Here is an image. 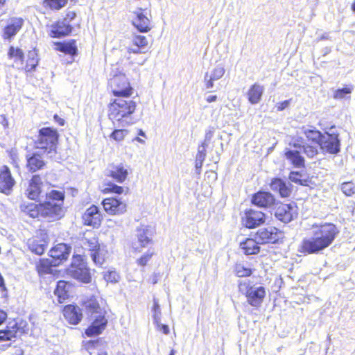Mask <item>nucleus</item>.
<instances>
[{
    "label": "nucleus",
    "instance_id": "obj_5",
    "mask_svg": "<svg viewBox=\"0 0 355 355\" xmlns=\"http://www.w3.org/2000/svg\"><path fill=\"white\" fill-rule=\"evenodd\" d=\"M130 98L114 97L110 100L107 105V116L112 123H118L120 124L135 113L137 109V103Z\"/></svg>",
    "mask_w": 355,
    "mask_h": 355
},
{
    "label": "nucleus",
    "instance_id": "obj_6",
    "mask_svg": "<svg viewBox=\"0 0 355 355\" xmlns=\"http://www.w3.org/2000/svg\"><path fill=\"white\" fill-rule=\"evenodd\" d=\"M60 135L55 128L43 127L38 130L35 148L44 153H55L58 144Z\"/></svg>",
    "mask_w": 355,
    "mask_h": 355
},
{
    "label": "nucleus",
    "instance_id": "obj_36",
    "mask_svg": "<svg viewBox=\"0 0 355 355\" xmlns=\"http://www.w3.org/2000/svg\"><path fill=\"white\" fill-rule=\"evenodd\" d=\"M70 272L75 279L81 282L89 283L91 282L89 269L87 266L75 267L71 268Z\"/></svg>",
    "mask_w": 355,
    "mask_h": 355
},
{
    "label": "nucleus",
    "instance_id": "obj_62",
    "mask_svg": "<svg viewBox=\"0 0 355 355\" xmlns=\"http://www.w3.org/2000/svg\"><path fill=\"white\" fill-rule=\"evenodd\" d=\"M53 119L55 123H57L59 125L63 126L65 124V121L64 119L61 118L60 116H58L57 114H55L53 115Z\"/></svg>",
    "mask_w": 355,
    "mask_h": 355
},
{
    "label": "nucleus",
    "instance_id": "obj_4",
    "mask_svg": "<svg viewBox=\"0 0 355 355\" xmlns=\"http://www.w3.org/2000/svg\"><path fill=\"white\" fill-rule=\"evenodd\" d=\"M338 234V228L332 223L317 225L313 236L302 241L299 252L304 254H317L330 246Z\"/></svg>",
    "mask_w": 355,
    "mask_h": 355
},
{
    "label": "nucleus",
    "instance_id": "obj_26",
    "mask_svg": "<svg viewBox=\"0 0 355 355\" xmlns=\"http://www.w3.org/2000/svg\"><path fill=\"white\" fill-rule=\"evenodd\" d=\"M65 320L70 324H78L83 318L80 309L74 304H67L62 310Z\"/></svg>",
    "mask_w": 355,
    "mask_h": 355
},
{
    "label": "nucleus",
    "instance_id": "obj_44",
    "mask_svg": "<svg viewBox=\"0 0 355 355\" xmlns=\"http://www.w3.org/2000/svg\"><path fill=\"white\" fill-rule=\"evenodd\" d=\"M68 3V0H42V5L46 10H60Z\"/></svg>",
    "mask_w": 355,
    "mask_h": 355
},
{
    "label": "nucleus",
    "instance_id": "obj_12",
    "mask_svg": "<svg viewBox=\"0 0 355 355\" xmlns=\"http://www.w3.org/2000/svg\"><path fill=\"white\" fill-rule=\"evenodd\" d=\"M26 245L32 253L42 255L49 245L47 232L42 230H37L35 235L28 239Z\"/></svg>",
    "mask_w": 355,
    "mask_h": 355
},
{
    "label": "nucleus",
    "instance_id": "obj_21",
    "mask_svg": "<svg viewBox=\"0 0 355 355\" xmlns=\"http://www.w3.org/2000/svg\"><path fill=\"white\" fill-rule=\"evenodd\" d=\"M251 203L256 207L268 209L276 204V199L275 196L269 191H259L252 194Z\"/></svg>",
    "mask_w": 355,
    "mask_h": 355
},
{
    "label": "nucleus",
    "instance_id": "obj_42",
    "mask_svg": "<svg viewBox=\"0 0 355 355\" xmlns=\"http://www.w3.org/2000/svg\"><path fill=\"white\" fill-rule=\"evenodd\" d=\"M304 135L306 136L307 143L306 144H319L321 145V142L322 141L323 135L320 131L313 129V130H306L304 132Z\"/></svg>",
    "mask_w": 355,
    "mask_h": 355
},
{
    "label": "nucleus",
    "instance_id": "obj_56",
    "mask_svg": "<svg viewBox=\"0 0 355 355\" xmlns=\"http://www.w3.org/2000/svg\"><path fill=\"white\" fill-rule=\"evenodd\" d=\"M224 73L225 70L223 68L216 67L212 71L209 76L211 78V80H217L223 77Z\"/></svg>",
    "mask_w": 355,
    "mask_h": 355
},
{
    "label": "nucleus",
    "instance_id": "obj_64",
    "mask_svg": "<svg viewBox=\"0 0 355 355\" xmlns=\"http://www.w3.org/2000/svg\"><path fill=\"white\" fill-rule=\"evenodd\" d=\"M203 162H204V161H200V160L196 159L195 167H196V172L198 174H200V173H201V168L202 167Z\"/></svg>",
    "mask_w": 355,
    "mask_h": 355
},
{
    "label": "nucleus",
    "instance_id": "obj_22",
    "mask_svg": "<svg viewBox=\"0 0 355 355\" xmlns=\"http://www.w3.org/2000/svg\"><path fill=\"white\" fill-rule=\"evenodd\" d=\"M129 171V166L122 163L111 164L109 165L106 175L118 183H123L128 179Z\"/></svg>",
    "mask_w": 355,
    "mask_h": 355
},
{
    "label": "nucleus",
    "instance_id": "obj_55",
    "mask_svg": "<svg viewBox=\"0 0 355 355\" xmlns=\"http://www.w3.org/2000/svg\"><path fill=\"white\" fill-rule=\"evenodd\" d=\"M103 277L107 282L115 283L118 282L119 276L116 271H107L105 272Z\"/></svg>",
    "mask_w": 355,
    "mask_h": 355
},
{
    "label": "nucleus",
    "instance_id": "obj_15",
    "mask_svg": "<svg viewBox=\"0 0 355 355\" xmlns=\"http://www.w3.org/2000/svg\"><path fill=\"white\" fill-rule=\"evenodd\" d=\"M149 49L150 42L146 36L141 33H132L127 48V52L130 55L146 53Z\"/></svg>",
    "mask_w": 355,
    "mask_h": 355
},
{
    "label": "nucleus",
    "instance_id": "obj_29",
    "mask_svg": "<svg viewBox=\"0 0 355 355\" xmlns=\"http://www.w3.org/2000/svg\"><path fill=\"white\" fill-rule=\"evenodd\" d=\"M270 187L273 191L277 192L280 197L284 198H288L292 192L291 186L279 178H272Z\"/></svg>",
    "mask_w": 355,
    "mask_h": 355
},
{
    "label": "nucleus",
    "instance_id": "obj_11",
    "mask_svg": "<svg viewBox=\"0 0 355 355\" xmlns=\"http://www.w3.org/2000/svg\"><path fill=\"white\" fill-rule=\"evenodd\" d=\"M275 205L274 215L277 220L284 223H288L297 218L298 207L296 203L293 202L288 203L279 202Z\"/></svg>",
    "mask_w": 355,
    "mask_h": 355
},
{
    "label": "nucleus",
    "instance_id": "obj_39",
    "mask_svg": "<svg viewBox=\"0 0 355 355\" xmlns=\"http://www.w3.org/2000/svg\"><path fill=\"white\" fill-rule=\"evenodd\" d=\"M83 247L91 253L96 250L102 244L100 243L98 236L96 234L92 233L91 236H85L83 240Z\"/></svg>",
    "mask_w": 355,
    "mask_h": 355
},
{
    "label": "nucleus",
    "instance_id": "obj_48",
    "mask_svg": "<svg viewBox=\"0 0 355 355\" xmlns=\"http://www.w3.org/2000/svg\"><path fill=\"white\" fill-rule=\"evenodd\" d=\"M234 272L239 277H248L252 274V270L241 263H236L234 266Z\"/></svg>",
    "mask_w": 355,
    "mask_h": 355
},
{
    "label": "nucleus",
    "instance_id": "obj_1",
    "mask_svg": "<svg viewBox=\"0 0 355 355\" xmlns=\"http://www.w3.org/2000/svg\"><path fill=\"white\" fill-rule=\"evenodd\" d=\"M64 191L51 190L45 195V200L39 203L28 202L20 205V210L33 218H45L53 222L64 217Z\"/></svg>",
    "mask_w": 355,
    "mask_h": 355
},
{
    "label": "nucleus",
    "instance_id": "obj_52",
    "mask_svg": "<svg viewBox=\"0 0 355 355\" xmlns=\"http://www.w3.org/2000/svg\"><path fill=\"white\" fill-rule=\"evenodd\" d=\"M352 91V87H345L340 89H338L334 92L333 97L335 99H342L347 94H351Z\"/></svg>",
    "mask_w": 355,
    "mask_h": 355
},
{
    "label": "nucleus",
    "instance_id": "obj_3",
    "mask_svg": "<svg viewBox=\"0 0 355 355\" xmlns=\"http://www.w3.org/2000/svg\"><path fill=\"white\" fill-rule=\"evenodd\" d=\"M338 234V228L332 223L317 225L313 236L302 241L299 252L304 254H317L330 246Z\"/></svg>",
    "mask_w": 355,
    "mask_h": 355
},
{
    "label": "nucleus",
    "instance_id": "obj_35",
    "mask_svg": "<svg viewBox=\"0 0 355 355\" xmlns=\"http://www.w3.org/2000/svg\"><path fill=\"white\" fill-rule=\"evenodd\" d=\"M285 157L290 162V163L295 167L302 168L304 167L305 161L304 157L300 155L297 150L286 149L284 153Z\"/></svg>",
    "mask_w": 355,
    "mask_h": 355
},
{
    "label": "nucleus",
    "instance_id": "obj_63",
    "mask_svg": "<svg viewBox=\"0 0 355 355\" xmlns=\"http://www.w3.org/2000/svg\"><path fill=\"white\" fill-rule=\"evenodd\" d=\"M153 311L154 312L155 316H158V315L160 314V310H159V305L157 300H154L153 306Z\"/></svg>",
    "mask_w": 355,
    "mask_h": 355
},
{
    "label": "nucleus",
    "instance_id": "obj_49",
    "mask_svg": "<svg viewBox=\"0 0 355 355\" xmlns=\"http://www.w3.org/2000/svg\"><path fill=\"white\" fill-rule=\"evenodd\" d=\"M340 188L343 193L347 196L355 194V184L352 181L342 183Z\"/></svg>",
    "mask_w": 355,
    "mask_h": 355
},
{
    "label": "nucleus",
    "instance_id": "obj_60",
    "mask_svg": "<svg viewBox=\"0 0 355 355\" xmlns=\"http://www.w3.org/2000/svg\"><path fill=\"white\" fill-rule=\"evenodd\" d=\"M205 87L207 89H211L214 87V82L215 81L214 80H211V78L210 76L208 77V74L206 73L205 74Z\"/></svg>",
    "mask_w": 355,
    "mask_h": 355
},
{
    "label": "nucleus",
    "instance_id": "obj_16",
    "mask_svg": "<svg viewBox=\"0 0 355 355\" xmlns=\"http://www.w3.org/2000/svg\"><path fill=\"white\" fill-rule=\"evenodd\" d=\"M85 313L89 315L107 314V304L103 299L94 295L85 299L83 303Z\"/></svg>",
    "mask_w": 355,
    "mask_h": 355
},
{
    "label": "nucleus",
    "instance_id": "obj_20",
    "mask_svg": "<svg viewBox=\"0 0 355 355\" xmlns=\"http://www.w3.org/2000/svg\"><path fill=\"white\" fill-rule=\"evenodd\" d=\"M73 29L71 24L58 19L49 26L48 34L51 38H62L70 35Z\"/></svg>",
    "mask_w": 355,
    "mask_h": 355
},
{
    "label": "nucleus",
    "instance_id": "obj_17",
    "mask_svg": "<svg viewBox=\"0 0 355 355\" xmlns=\"http://www.w3.org/2000/svg\"><path fill=\"white\" fill-rule=\"evenodd\" d=\"M266 214L261 211L248 209L245 210L241 218L242 224L248 229L256 228L265 223Z\"/></svg>",
    "mask_w": 355,
    "mask_h": 355
},
{
    "label": "nucleus",
    "instance_id": "obj_61",
    "mask_svg": "<svg viewBox=\"0 0 355 355\" xmlns=\"http://www.w3.org/2000/svg\"><path fill=\"white\" fill-rule=\"evenodd\" d=\"M159 273H153L149 278V282L151 284H156L159 280Z\"/></svg>",
    "mask_w": 355,
    "mask_h": 355
},
{
    "label": "nucleus",
    "instance_id": "obj_7",
    "mask_svg": "<svg viewBox=\"0 0 355 355\" xmlns=\"http://www.w3.org/2000/svg\"><path fill=\"white\" fill-rule=\"evenodd\" d=\"M239 289L245 297L248 304L255 308L261 306L266 296V289L263 286H257L250 281L239 282Z\"/></svg>",
    "mask_w": 355,
    "mask_h": 355
},
{
    "label": "nucleus",
    "instance_id": "obj_45",
    "mask_svg": "<svg viewBox=\"0 0 355 355\" xmlns=\"http://www.w3.org/2000/svg\"><path fill=\"white\" fill-rule=\"evenodd\" d=\"M106 254L107 250H105L103 245H101L96 250L92 252L90 256L96 265L102 266L105 261Z\"/></svg>",
    "mask_w": 355,
    "mask_h": 355
},
{
    "label": "nucleus",
    "instance_id": "obj_57",
    "mask_svg": "<svg viewBox=\"0 0 355 355\" xmlns=\"http://www.w3.org/2000/svg\"><path fill=\"white\" fill-rule=\"evenodd\" d=\"M76 12L74 10H67L62 20L70 24L71 21L76 19Z\"/></svg>",
    "mask_w": 355,
    "mask_h": 355
},
{
    "label": "nucleus",
    "instance_id": "obj_32",
    "mask_svg": "<svg viewBox=\"0 0 355 355\" xmlns=\"http://www.w3.org/2000/svg\"><path fill=\"white\" fill-rule=\"evenodd\" d=\"M20 327L17 322L6 326L4 329H0V343L8 342L17 338Z\"/></svg>",
    "mask_w": 355,
    "mask_h": 355
},
{
    "label": "nucleus",
    "instance_id": "obj_28",
    "mask_svg": "<svg viewBox=\"0 0 355 355\" xmlns=\"http://www.w3.org/2000/svg\"><path fill=\"white\" fill-rule=\"evenodd\" d=\"M54 49L70 56H76L78 53L77 42L75 39L67 41H58L53 42Z\"/></svg>",
    "mask_w": 355,
    "mask_h": 355
},
{
    "label": "nucleus",
    "instance_id": "obj_38",
    "mask_svg": "<svg viewBox=\"0 0 355 355\" xmlns=\"http://www.w3.org/2000/svg\"><path fill=\"white\" fill-rule=\"evenodd\" d=\"M52 267H54L52 259L46 258L40 259L35 264V270L39 275L51 273Z\"/></svg>",
    "mask_w": 355,
    "mask_h": 355
},
{
    "label": "nucleus",
    "instance_id": "obj_13",
    "mask_svg": "<svg viewBox=\"0 0 355 355\" xmlns=\"http://www.w3.org/2000/svg\"><path fill=\"white\" fill-rule=\"evenodd\" d=\"M81 219L83 225L98 229L102 225L104 217L99 207L92 205L84 211Z\"/></svg>",
    "mask_w": 355,
    "mask_h": 355
},
{
    "label": "nucleus",
    "instance_id": "obj_18",
    "mask_svg": "<svg viewBox=\"0 0 355 355\" xmlns=\"http://www.w3.org/2000/svg\"><path fill=\"white\" fill-rule=\"evenodd\" d=\"M71 253V247L64 243L54 245L49 252V256L54 263V267L65 262Z\"/></svg>",
    "mask_w": 355,
    "mask_h": 355
},
{
    "label": "nucleus",
    "instance_id": "obj_25",
    "mask_svg": "<svg viewBox=\"0 0 355 355\" xmlns=\"http://www.w3.org/2000/svg\"><path fill=\"white\" fill-rule=\"evenodd\" d=\"M107 314L96 315L89 326L85 329V334L92 337L103 333L107 324Z\"/></svg>",
    "mask_w": 355,
    "mask_h": 355
},
{
    "label": "nucleus",
    "instance_id": "obj_51",
    "mask_svg": "<svg viewBox=\"0 0 355 355\" xmlns=\"http://www.w3.org/2000/svg\"><path fill=\"white\" fill-rule=\"evenodd\" d=\"M86 266L85 254H73L71 263V269L75 267Z\"/></svg>",
    "mask_w": 355,
    "mask_h": 355
},
{
    "label": "nucleus",
    "instance_id": "obj_37",
    "mask_svg": "<svg viewBox=\"0 0 355 355\" xmlns=\"http://www.w3.org/2000/svg\"><path fill=\"white\" fill-rule=\"evenodd\" d=\"M69 286V282L66 281L60 280L58 282L54 293L57 296L58 302L59 303H63L67 299H68L69 296L68 290Z\"/></svg>",
    "mask_w": 355,
    "mask_h": 355
},
{
    "label": "nucleus",
    "instance_id": "obj_27",
    "mask_svg": "<svg viewBox=\"0 0 355 355\" xmlns=\"http://www.w3.org/2000/svg\"><path fill=\"white\" fill-rule=\"evenodd\" d=\"M137 240L139 243V248H134L136 252H140L141 248H146L147 245L153 243L151 236L154 234V231L148 226H141L137 229Z\"/></svg>",
    "mask_w": 355,
    "mask_h": 355
},
{
    "label": "nucleus",
    "instance_id": "obj_59",
    "mask_svg": "<svg viewBox=\"0 0 355 355\" xmlns=\"http://www.w3.org/2000/svg\"><path fill=\"white\" fill-rule=\"evenodd\" d=\"M290 104V100H285L282 102L278 103L276 105V108L278 111H282L286 109Z\"/></svg>",
    "mask_w": 355,
    "mask_h": 355
},
{
    "label": "nucleus",
    "instance_id": "obj_41",
    "mask_svg": "<svg viewBox=\"0 0 355 355\" xmlns=\"http://www.w3.org/2000/svg\"><path fill=\"white\" fill-rule=\"evenodd\" d=\"M38 62L39 60L37 58V53L32 51H28L24 70L26 73L34 71L37 66Z\"/></svg>",
    "mask_w": 355,
    "mask_h": 355
},
{
    "label": "nucleus",
    "instance_id": "obj_47",
    "mask_svg": "<svg viewBox=\"0 0 355 355\" xmlns=\"http://www.w3.org/2000/svg\"><path fill=\"white\" fill-rule=\"evenodd\" d=\"M103 194H116L121 195L124 192V188L122 186H119L113 182H107L105 184V187L101 189Z\"/></svg>",
    "mask_w": 355,
    "mask_h": 355
},
{
    "label": "nucleus",
    "instance_id": "obj_33",
    "mask_svg": "<svg viewBox=\"0 0 355 355\" xmlns=\"http://www.w3.org/2000/svg\"><path fill=\"white\" fill-rule=\"evenodd\" d=\"M264 88L259 83L252 84L247 92V98L251 104H257L261 100Z\"/></svg>",
    "mask_w": 355,
    "mask_h": 355
},
{
    "label": "nucleus",
    "instance_id": "obj_54",
    "mask_svg": "<svg viewBox=\"0 0 355 355\" xmlns=\"http://www.w3.org/2000/svg\"><path fill=\"white\" fill-rule=\"evenodd\" d=\"M208 146V142H207L205 140L201 143V144L198 147V150L196 154V158L197 159L200 161H205L206 155H207V150L206 148Z\"/></svg>",
    "mask_w": 355,
    "mask_h": 355
},
{
    "label": "nucleus",
    "instance_id": "obj_14",
    "mask_svg": "<svg viewBox=\"0 0 355 355\" xmlns=\"http://www.w3.org/2000/svg\"><path fill=\"white\" fill-rule=\"evenodd\" d=\"M104 211L110 216H120L127 211V204L121 198L110 196L104 198L101 202Z\"/></svg>",
    "mask_w": 355,
    "mask_h": 355
},
{
    "label": "nucleus",
    "instance_id": "obj_9",
    "mask_svg": "<svg viewBox=\"0 0 355 355\" xmlns=\"http://www.w3.org/2000/svg\"><path fill=\"white\" fill-rule=\"evenodd\" d=\"M150 11L146 8H138L132 12V25L140 33H146L153 28Z\"/></svg>",
    "mask_w": 355,
    "mask_h": 355
},
{
    "label": "nucleus",
    "instance_id": "obj_53",
    "mask_svg": "<svg viewBox=\"0 0 355 355\" xmlns=\"http://www.w3.org/2000/svg\"><path fill=\"white\" fill-rule=\"evenodd\" d=\"M288 177H289V179L291 180V181H292L293 182H295L296 184H298L300 185H305L306 183V180H303L302 178V173L298 171H291L289 173Z\"/></svg>",
    "mask_w": 355,
    "mask_h": 355
},
{
    "label": "nucleus",
    "instance_id": "obj_58",
    "mask_svg": "<svg viewBox=\"0 0 355 355\" xmlns=\"http://www.w3.org/2000/svg\"><path fill=\"white\" fill-rule=\"evenodd\" d=\"M157 328L159 331H162L164 334H168L170 333L169 327L167 324H160L156 322Z\"/></svg>",
    "mask_w": 355,
    "mask_h": 355
},
{
    "label": "nucleus",
    "instance_id": "obj_8",
    "mask_svg": "<svg viewBox=\"0 0 355 355\" xmlns=\"http://www.w3.org/2000/svg\"><path fill=\"white\" fill-rule=\"evenodd\" d=\"M107 85L114 97L130 98L134 94L135 89L124 73L114 74L109 79Z\"/></svg>",
    "mask_w": 355,
    "mask_h": 355
},
{
    "label": "nucleus",
    "instance_id": "obj_46",
    "mask_svg": "<svg viewBox=\"0 0 355 355\" xmlns=\"http://www.w3.org/2000/svg\"><path fill=\"white\" fill-rule=\"evenodd\" d=\"M155 251L153 248H149L147 252L142 254L139 258L136 259V263L141 268H145L149 263L153 259V257L155 255Z\"/></svg>",
    "mask_w": 355,
    "mask_h": 355
},
{
    "label": "nucleus",
    "instance_id": "obj_30",
    "mask_svg": "<svg viewBox=\"0 0 355 355\" xmlns=\"http://www.w3.org/2000/svg\"><path fill=\"white\" fill-rule=\"evenodd\" d=\"M340 143L337 135L327 134L325 137L323 135L320 148L325 150L329 153H337L340 150Z\"/></svg>",
    "mask_w": 355,
    "mask_h": 355
},
{
    "label": "nucleus",
    "instance_id": "obj_23",
    "mask_svg": "<svg viewBox=\"0 0 355 355\" xmlns=\"http://www.w3.org/2000/svg\"><path fill=\"white\" fill-rule=\"evenodd\" d=\"M43 182L40 175H33L26 190V197L31 200H38L42 193Z\"/></svg>",
    "mask_w": 355,
    "mask_h": 355
},
{
    "label": "nucleus",
    "instance_id": "obj_10",
    "mask_svg": "<svg viewBox=\"0 0 355 355\" xmlns=\"http://www.w3.org/2000/svg\"><path fill=\"white\" fill-rule=\"evenodd\" d=\"M256 239L261 244H277L283 242L284 234L278 228L270 226L259 229L256 232Z\"/></svg>",
    "mask_w": 355,
    "mask_h": 355
},
{
    "label": "nucleus",
    "instance_id": "obj_31",
    "mask_svg": "<svg viewBox=\"0 0 355 355\" xmlns=\"http://www.w3.org/2000/svg\"><path fill=\"white\" fill-rule=\"evenodd\" d=\"M46 166V162L41 154L33 153L26 159V168L31 173L42 170Z\"/></svg>",
    "mask_w": 355,
    "mask_h": 355
},
{
    "label": "nucleus",
    "instance_id": "obj_40",
    "mask_svg": "<svg viewBox=\"0 0 355 355\" xmlns=\"http://www.w3.org/2000/svg\"><path fill=\"white\" fill-rule=\"evenodd\" d=\"M7 56L8 60H12L15 63L19 62L23 64L24 62V53L19 47L14 46L12 45L10 46L8 49Z\"/></svg>",
    "mask_w": 355,
    "mask_h": 355
},
{
    "label": "nucleus",
    "instance_id": "obj_19",
    "mask_svg": "<svg viewBox=\"0 0 355 355\" xmlns=\"http://www.w3.org/2000/svg\"><path fill=\"white\" fill-rule=\"evenodd\" d=\"M24 19L21 17H10L2 31V37L11 40L23 28Z\"/></svg>",
    "mask_w": 355,
    "mask_h": 355
},
{
    "label": "nucleus",
    "instance_id": "obj_50",
    "mask_svg": "<svg viewBox=\"0 0 355 355\" xmlns=\"http://www.w3.org/2000/svg\"><path fill=\"white\" fill-rule=\"evenodd\" d=\"M128 131L125 129H115L110 135V137L117 142H120L124 139Z\"/></svg>",
    "mask_w": 355,
    "mask_h": 355
},
{
    "label": "nucleus",
    "instance_id": "obj_43",
    "mask_svg": "<svg viewBox=\"0 0 355 355\" xmlns=\"http://www.w3.org/2000/svg\"><path fill=\"white\" fill-rule=\"evenodd\" d=\"M293 147L302 148L303 152L309 157H313L318 154V150L320 148V145L313 144H304L303 145L293 144Z\"/></svg>",
    "mask_w": 355,
    "mask_h": 355
},
{
    "label": "nucleus",
    "instance_id": "obj_34",
    "mask_svg": "<svg viewBox=\"0 0 355 355\" xmlns=\"http://www.w3.org/2000/svg\"><path fill=\"white\" fill-rule=\"evenodd\" d=\"M240 248L247 255L257 254L260 251L259 243L254 239L247 238L240 243Z\"/></svg>",
    "mask_w": 355,
    "mask_h": 355
},
{
    "label": "nucleus",
    "instance_id": "obj_2",
    "mask_svg": "<svg viewBox=\"0 0 355 355\" xmlns=\"http://www.w3.org/2000/svg\"><path fill=\"white\" fill-rule=\"evenodd\" d=\"M338 234V228L332 223L317 225L313 236L302 241L299 252L304 254H317L330 246Z\"/></svg>",
    "mask_w": 355,
    "mask_h": 355
},
{
    "label": "nucleus",
    "instance_id": "obj_24",
    "mask_svg": "<svg viewBox=\"0 0 355 355\" xmlns=\"http://www.w3.org/2000/svg\"><path fill=\"white\" fill-rule=\"evenodd\" d=\"M15 184V180L9 167L6 165L2 166L0 168V192L10 194Z\"/></svg>",
    "mask_w": 355,
    "mask_h": 355
}]
</instances>
